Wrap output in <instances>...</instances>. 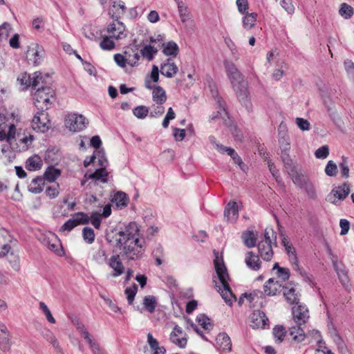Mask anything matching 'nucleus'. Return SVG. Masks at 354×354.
<instances>
[{"label":"nucleus","mask_w":354,"mask_h":354,"mask_svg":"<svg viewBox=\"0 0 354 354\" xmlns=\"http://www.w3.org/2000/svg\"><path fill=\"white\" fill-rule=\"evenodd\" d=\"M102 216L97 212H93L90 214V223L96 229H99L101 225Z\"/></svg>","instance_id":"nucleus-51"},{"label":"nucleus","mask_w":354,"mask_h":354,"mask_svg":"<svg viewBox=\"0 0 354 354\" xmlns=\"http://www.w3.org/2000/svg\"><path fill=\"white\" fill-rule=\"evenodd\" d=\"M302 188L305 189L308 196L310 198L315 199L317 198L315 188L310 181L308 180L307 183H306Z\"/></svg>","instance_id":"nucleus-53"},{"label":"nucleus","mask_w":354,"mask_h":354,"mask_svg":"<svg viewBox=\"0 0 354 354\" xmlns=\"http://www.w3.org/2000/svg\"><path fill=\"white\" fill-rule=\"evenodd\" d=\"M61 174L59 169L54 167H48L44 174V180H46L50 183L54 182Z\"/></svg>","instance_id":"nucleus-33"},{"label":"nucleus","mask_w":354,"mask_h":354,"mask_svg":"<svg viewBox=\"0 0 354 354\" xmlns=\"http://www.w3.org/2000/svg\"><path fill=\"white\" fill-rule=\"evenodd\" d=\"M112 8L113 9L109 10V15L113 20L118 21V19L125 13L127 8L122 1H113Z\"/></svg>","instance_id":"nucleus-17"},{"label":"nucleus","mask_w":354,"mask_h":354,"mask_svg":"<svg viewBox=\"0 0 354 354\" xmlns=\"http://www.w3.org/2000/svg\"><path fill=\"white\" fill-rule=\"evenodd\" d=\"M88 222V216L82 212L74 214L60 228L61 232H70L80 225H85Z\"/></svg>","instance_id":"nucleus-12"},{"label":"nucleus","mask_w":354,"mask_h":354,"mask_svg":"<svg viewBox=\"0 0 354 354\" xmlns=\"http://www.w3.org/2000/svg\"><path fill=\"white\" fill-rule=\"evenodd\" d=\"M292 314L295 325L289 328L288 334L295 342H303L308 335L305 334L302 325L308 320L309 312L308 308L300 303L292 308Z\"/></svg>","instance_id":"nucleus-5"},{"label":"nucleus","mask_w":354,"mask_h":354,"mask_svg":"<svg viewBox=\"0 0 354 354\" xmlns=\"http://www.w3.org/2000/svg\"><path fill=\"white\" fill-rule=\"evenodd\" d=\"M214 254L215 257L214 260V268L218 275V278L222 285L221 288V286L216 284V288L217 291L220 292L225 303L232 306L233 301L232 299H235L236 297L234 295L228 283L230 277L227 268L224 264L223 257H219L218 252L214 250Z\"/></svg>","instance_id":"nucleus-4"},{"label":"nucleus","mask_w":354,"mask_h":354,"mask_svg":"<svg viewBox=\"0 0 354 354\" xmlns=\"http://www.w3.org/2000/svg\"><path fill=\"white\" fill-rule=\"evenodd\" d=\"M350 192V185L347 182H345L331 190L330 194L328 196V201L333 204H337V199L339 201L344 200Z\"/></svg>","instance_id":"nucleus-11"},{"label":"nucleus","mask_w":354,"mask_h":354,"mask_svg":"<svg viewBox=\"0 0 354 354\" xmlns=\"http://www.w3.org/2000/svg\"><path fill=\"white\" fill-rule=\"evenodd\" d=\"M329 155V148L327 145H324L315 151V156L319 159H325Z\"/></svg>","instance_id":"nucleus-56"},{"label":"nucleus","mask_w":354,"mask_h":354,"mask_svg":"<svg viewBox=\"0 0 354 354\" xmlns=\"http://www.w3.org/2000/svg\"><path fill=\"white\" fill-rule=\"evenodd\" d=\"M125 30L126 26L119 19H118V21L113 20V22L110 23L106 28V31L110 37L118 40L127 37Z\"/></svg>","instance_id":"nucleus-13"},{"label":"nucleus","mask_w":354,"mask_h":354,"mask_svg":"<svg viewBox=\"0 0 354 354\" xmlns=\"http://www.w3.org/2000/svg\"><path fill=\"white\" fill-rule=\"evenodd\" d=\"M50 127L51 122L46 110H41L35 114L31 121V128L35 131L46 133L49 130Z\"/></svg>","instance_id":"nucleus-8"},{"label":"nucleus","mask_w":354,"mask_h":354,"mask_svg":"<svg viewBox=\"0 0 354 354\" xmlns=\"http://www.w3.org/2000/svg\"><path fill=\"white\" fill-rule=\"evenodd\" d=\"M44 180L43 177L38 176L32 180L28 186V189L30 192L34 194H39L43 190V185Z\"/></svg>","instance_id":"nucleus-30"},{"label":"nucleus","mask_w":354,"mask_h":354,"mask_svg":"<svg viewBox=\"0 0 354 354\" xmlns=\"http://www.w3.org/2000/svg\"><path fill=\"white\" fill-rule=\"evenodd\" d=\"M114 61L120 67L124 68L127 64V59L126 55H122V54L117 53L114 55Z\"/></svg>","instance_id":"nucleus-62"},{"label":"nucleus","mask_w":354,"mask_h":354,"mask_svg":"<svg viewBox=\"0 0 354 354\" xmlns=\"http://www.w3.org/2000/svg\"><path fill=\"white\" fill-rule=\"evenodd\" d=\"M257 17V15L255 12L245 13V15L242 18L243 27L247 30L252 28L255 25Z\"/></svg>","instance_id":"nucleus-32"},{"label":"nucleus","mask_w":354,"mask_h":354,"mask_svg":"<svg viewBox=\"0 0 354 354\" xmlns=\"http://www.w3.org/2000/svg\"><path fill=\"white\" fill-rule=\"evenodd\" d=\"M272 334L275 338V342L277 343H281L287 334V330L283 326L277 325L272 330Z\"/></svg>","instance_id":"nucleus-38"},{"label":"nucleus","mask_w":354,"mask_h":354,"mask_svg":"<svg viewBox=\"0 0 354 354\" xmlns=\"http://www.w3.org/2000/svg\"><path fill=\"white\" fill-rule=\"evenodd\" d=\"M247 266L252 270H259L261 268V261L258 255L254 254L253 252H248L245 259Z\"/></svg>","instance_id":"nucleus-22"},{"label":"nucleus","mask_w":354,"mask_h":354,"mask_svg":"<svg viewBox=\"0 0 354 354\" xmlns=\"http://www.w3.org/2000/svg\"><path fill=\"white\" fill-rule=\"evenodd\" d=\"M8 263L15 272H19L21 270L19 256L14 252H10V255L7 257Z\"/></svg>","instance_id":"nucleus-41"},{"label":"nucleus","mask_w":354,"mask_h":354,"mask_svg":"<svg viewBox=\"0 0 354 354\" xmlns=\"http://www.w3.org/2000/svg\"><path fill=\"white\" fill-rule=\"evenodd\" d=\"M138 291V286L136 283H133L132 286L127 288L124 292L127 295V299L129 304H132L134 300L135 296Z\"/></svg>","instance_id":"nucleus-46"},{"label":"nucleus","mask_w":354,"mask_h":354,"mask_svg":"<svg viewBox=\"0 0 354 354\" xmlns=\"http://www.w3.org/2000/svg\"><path fill=\"white\" fill-rule=\"evenodd\" d=\"M126 55L127 64L131 66L138 65V62L140 59V55L138 52H136L133 48H129L124 52Z\"/></svg>","instance_id":"nucleus-34"},{"label":"nucleus","mask_w":354,"mask_h":354,"mask_svg":"<svg viewBox=\"0 0 354 354\" xmlns=\"http://www.w3.org/2000/svg\"><path fill=\"white\" fill-rule=\"evenodd\" d=\"M169 339L173 344L180 348H185L187 343V339L185 337H178V334L175 331L171 333Z\"/></svg>","instance_id":"nucleus-43"},{"label":"nucleus","mask_w":354,"mask_h":354,"mask_svg":"<svg viewBox=\"0 0 354 354\" xmlns=\"http://www.w3.org/2000/svg\"><path fill=\"white\" fill-rule=\"evenodd\" d=\"M50 241H51L52 244L48 248L52 252H55L59 257L64 256V251L57 235L52 236L51 239H50Z\"/></svg>","instance_id":"nucleus-31"},{"label":"nucleus","mask_w":354,"mask_h":354,"mask_svg":"<svg viewBox=\"0 0 354 354\" xmlns=\"http://www.w3.org/2000/svg\"><path fill=\"white\" fill-rule=\"evenodd\" d=\"M44 55V50L42 47L37 44H31L27 50L26 56L35 65H38Z\"/></svg>","instance_id":"nucleus-14"},{"label":"nucleus","mask_w":354,"mask_h":354,"mask_svg":"<svg viewBox=\"0 0 354 354\" xmlns=\"http://www.w3.org/2000/svg\"><path fill=\"white\" fill-rule=\"evenodd\" d=\"M178 71V66L171 58H167L160 65V73L168 78L174 77Z\"/></svg>","instance_id":"nucleus-15"},{"label":"nucleus","mask_w":354,"mask_h":354,"mask_svg":"<svg viewBox=\"0 0 354 354\" xmlns=\"http://www.w3.org/2000/svg\"><path fill=\"white\" fill-rule=\"evenodd\" d=\"M272 245V243H264L263 241L259 242L257 245L259 255L265 261L271 260L273 256Z\"/></svg>","instance_id":"nucleus-20"},{"label":"nucleus","mask_w":354,"mask_h":354,"mask_svg":"<svg viewBox=\"0 0 354 354\" xmlns=\"http://www.w3.org/2000/svg\"><path fill=\"white\" fill-rule=\"evenodd\" d=\"M293 183L299 186L300 188H302L304 186V184L308 181L306 178L299 175L296 171L293 175H290Z\"/></svg>","instance_id":"nucleus-54"},{"label":"nucleus","mask_w":354,"mask_h":354,"mask_svg":"<svg viewBox=\"0 0 354 354\" xmlns=\"http://www.w3.org/2000/svg\"><path fill=\"white\" fill-rule=\"evenodd\" d=\"M74 324L76 326L77 330L80 332L81 335L85 339H88V333L86 331L85 326L82 324V322L78 319H75L73 321Z\"/></svg>","instance_id":"nucleus-58"},{"label":"nucleus","mask_w":354,"mask_h":354,"mask_svg":"<svg viewBox=\"0 0 354 354\" xmlns=\"http://www.w3.org/2000/svg\"><path fill=\"white\" fill-rule=\"evenodd\" d=\"M102 140L99 136H94L90 139V147L96 150L90 156V165L94 167V171L90 174V179L100 180L102 183L108 182V160L104 149H101Z\"/></svg>","instance_id":"nucleus-3"},{"label":"nucleus","mask_w":354,"mask_h":354,"mask_svg":"<svg viewBox=\"0 0 354 354\" xmlns=\"http://www.w3.org/2000/svg\"><path fill=\"white\" fill-rule=\"evenodd\" d=\"M333 266L337 274L340 283L342 286L346 287L349 282V278L348 272L344 268V265L341 261H337L335 264H333Z\"/></svg>","instance_id":"nucleus-18"},{"label":"nucleus","mask_w":354,"mask_h":354,"mask_svg":"<svg viewBox=\"0 0 354 354\" xmlns=\"http://www.w3.org/2000/svg\"><path fill=\"white\" fill-rule=\"evenodd\" d=\"M40 85L32 93L34 104L39 110H47L55 98V91L49 86Z\"/></svg>","instance_id":"nucleus-6"},{"label":"nucleus","mask_w":354,"mask_h":354,"mask_svg":"<svg viewBox=\"0 0 354 354\" xmlns=\"http://www.w3.org/2000/svg\"><path fill=\"white\" fill-rule=\"evenodd\" d=\"M216 100L218 104V106L219 108L218 113L220 114L221 116L222 113H223L227 117V119L223 118L225 124L230 128L232 134L236 140L242 141L243 138V134L239 130L237 126L232 124L229 117L228 112L227 111L225 108V102L222 100L221 97H218V95L216 96Z\"/></svg>","instance_id":"nucleus-9"},{"label":"nucleus","mask_w":354,"mask_h":354,"mask_svg":"<svg viewBox=\"0 0 354 354\" xmlns=\"http://www.w3.org/2000/svg\"><path fill=\"white\" fill-rule=\"evenodd\" d=\"M333 341H334L335 344H336L338 350L341 353H344L346 351V346L344 340L342 339V338L341 337V336L339 334L335 333L334 335Z\"/></svg>","instance_id":"nucleus-57"},{"label":"nucleus","mask_w":354,"mask_h":354,"mask_svg":"<svg viewBox=\"0 0 354 354\" xmlns=\"http://www.w3.org/2000/svg\"><path fill=\"white\" fill-rule=\"evenodd\" d=\"M236 4L240 13L243 15L247 13L249 8L248 0H236Z\"/></svg>","instance_id":"nucleus-60"},{"label":"nucleus","mask_w":354,"mask_h":354,"mask_svg":"<svg viewBox=\"0 0 354 354\" xmlns=\"http://www.w3.org/2000/svg\"><path fill=\"white\" fill-rule=\"evenodd\" d=\"M264 237V243H272L274 246H277V233L272 228H266L265 230Z\"/></svg>","instance_id":"nucleus-44"},{"label":"nucleus","mask_w":354,"mask_h":354,"mask_svg":"<svg viewBox=\"0 0 354 354\" xmlns=\"http://www.w3.org/2000/svg\"><path fill=\"white\" fill-rule=\"evenodd\" d=\"M161 48H162L163 54L166 56L176 57L179 53V48L174 41L162 43Z\"/></svg>","instance_id":"nucleus-24"},{"label":"nucleus","mask_w":354,"mask_h":354,"mask_svg":"<svg viewBox=\"0 0 354 354\" xmlns=\"http://www.w3.org/2000/svg\"><path fill=\"white\" fill-rule=\"evenodd\" d=\"M111 38L110 35L105 36L102 38V40L100 43V46L102 49L110 50L115 48V43Z\"/></svg>","instance_id":"nucleus-47"},{"label":"nucleus","mask_w":354,"mask_h":354,"mask_svg":"<svg viewBox=\"0 0 354 354\" xmlns=\"http://www.w3.org/2000/svg\"><path fill=\"white\" fill-rule=\"evenodd\" d=\"M290 286L291 284L286 286H282V288L284 289L283 293V296L285 297L287 302L289 304H298L299 303L298 294L296 292L295 288Z\"/></svg>","instance_id":"nucleus-23"},{"label":"nucleus","mask_w":354,"mask_h":354,"mask_svg":"<svg viewBox=\"0 0 354 354\" xmlns=\"http://www.w3.org/2000/svg\"><path fill=\"white\" fill-rule=\"evenodd\" d=\"M49 79L48 74L43 75L41 73L35 72L32 77L27 73H22L17 78V81L24 86L23 89H26L29 86L36 88L40 84H46L48 83V80Z\"/></svg>","instance_id":"nucleus-7"},{"label":"nucleus","mask_w":354,"mask_h":354,"mask_svg":"<svg viewBox=\"0 0 354 354\" xmlns=\"http://www.w3.org/2000/svg\"><path fill=\"white\" fill-rule=\"evenodd\" d=\"M279 144L281 151L290 150V138L288 133L286 131H279Z\"/></svg>","instance_id":"nucleus-35"},{"label":"nucleus","mask_w":354,"mask_h":354,"mask_svg":"<svg viewBox=\"0 0 354 354\" xmlns=\"http://www.w3.org/2000/svg\"><path fill=\"white\" fill-rule=\"evenodd\" d=\"M197 321L205 330H210L212 328V324L209 322V318L205 315H201L197 317Z\"/></svg>","instance_id":"nucleus-55"},{"label":"nucleus","mask_w":354,"mask_h":354,"mask_svg":"<svg viewBox=\"0 0 354 354\" xmlns=\"http://www.w3.org/2000/svg\"><path fill=\"white\" fill-rule=\"evenodd\" d=\"M251 324L253 328H264L268 323V318L266 314L261 310H255L250 317Z\"/></svg>","instance_id":"nucleus-16"},{"label":"nucleus","mask_w":354,"mask_h":354,"mask_svg":"<svg viewBox=\"0 0 354 354\" xmlns=\"http://www.w3.org/2000/svg\"><path fill=\"white\" fill-rule=\"evenodd\" d=\"M133 113L136 118L144 119L149 113V108L144 105L138 106L133 109Z\"/></svg>","instance_id":"nucleus-45"},{"label":"nucleus","mask_w":354,"mask_h":354,"mask_svg":"<svg viewBox=\"0 0 354 354\" xmlns=\"http://www.w3.org/2000/svg\"><path fill=\"white\" fill-rule=\"evenodd\" d=\"M139 226L134 221L116 226L106 232V240L109 243H115L119 251L118 254L113 255L109 259V266L115 272L113 276L118 277L124 272L120 257L128 261H136L142 257L145 246L139 239Z\"/></svg>","instance_id":"nucleus-1"},{"label":"nucleus","mask_w":354,"mask_h":354,"mask_svg":"<svg viewBox=\"0 0 354 354\" xmlns=\"http://www.w3.org/2000/svg\"><path fill=\"white\" fill-rule=\"evenodd\" d=\"M39 305V308L42 310L43 313L45 315L46 318L48 320V322L50 324H55V319L53 317V316L52 315L51 312L49 310V308H48V306H46V304L43 301H40Z\"/></svg>","instance_id":"nucleus-50"},{"label":"nucleus","mask_w":354,"mask_h":354,"mask_svg":"<svg viewBox=\"0 0 354 354\" xmlns=\"http://www.w3.org/2000/svg\"><path fill=\"white\" fill-rule=\"evenodd\" d=\"M10 29L11 27L8 23H4L0 26V41L8 37Z\"/></svg>","instance_id":"nucleus-59"},{"label":"nucleus","mask_w":354,"mask_h":354,"mask_svg":"<svg viewBox=\"0 0 354 354\" xmlns=\"http://www.w3.org/2000/svg\"><path fill=\"white\" fill-rule=\"evenodd\" d=\"M238 205L234 201H230L226 205L224 211V217L227 221H234L238 218Z\"/></svg>","instance_id":"nucleus-19"},{"label":"nucleus","mask_w":354,"mask_h":354,"mask_svg":"<svg viewBox=\"0 0 354 354\" xmlns=\"http://www.w3.org/2000/svg\"><path fill=\"white\" fill-rule=\"evenodd\" d=\"M337 165L333 161L329 160L325 167V173L328 176H336L337 174Z\"/></svg>","instance_id":"nucleus-49"},{"label":"nucleus","mask_w":354,"mask_h":354,"mask_svg":"<svg viewBox=\"0 0 354 354\" xmlns=\"http://www.w3.org/2000/svg\"><path fill=\"white\" fill-rule=\"evenodd\" d=\"M341 175L342 177L347 178L349 176V167L348 163V159L345 156L342 157V161L339 164Z\"/></svg>","instance_id":"nucleus-48"},{"label":"nucleus","mask_w":354,"mask_h":354,"mask_svg":"<svg viewBox=\"0 0 354 354\" xmlns=\"http://www.w3.org/2000/svg\"><path fill=\"white\" fill-rule=\"evenodd\" d=\"M178 13L180 20L183 23H185L190 19V12L187 5L183 2H178L177 4Z\"/></svg>","instance_id":"nucleus-39"},{"label":"nucleus","mask_w":354,"mask_h":354,"mask_svg":"<svg viewBox=\"0 0 354 354\" xmlns=\"http://www.w3.org/2000/svg\"><path fill=\"white\" fill-rule=\"evenodd\" d=\"M339 14L341 17L346 19H348L352 17L354 14V9L352 6L347 4L346 3H342L340 5L339 10Z\"/></svg>","instance_id":"nucleus-40"},{"label":"nucleus","mask_w":354,"mask_h":354,"mask_svg":"<svg viewBox=\"0 0 354 354\" xmlns=\"http://www.w3.org/2000/svg\"><path fill=\"white\" fill-rule=\"evenodd\" d=\"M152 98L158 104H162L167 100L165 90L160 86H154L152 92Z\"/></svg>","instance_id":"nucleus-26"},{"label":"nucleus","mask_w":354,"mask_h":354,"mask_svg":"<svg viewBox=\"0 0 354 354\" xmlns=\"http://www.w3.org/2000/svg\"><path fill=\"white\" fill-rule=\"evenodd\" d=\"M224 66L236 97L240 103L249 111L252 108V104L250 99L248 82L232 62L225 60Z\"/></svg>","instance_id":"nucleus-2"},{"label":"nucleus","mask_w":354,"mask_h":354,"mask_svg":"<svg viewBox=\"0 0 354 354\" xmlns=\"http://www.w3.org/2000/svg\"><path fill=\"white\" fill-rule=\"evenodd\" d=\"M217 346L224 351H231L232 342L230 337L226 333H219L216 338Z\"/></svg>","instance_id":"nucleus-21"},{"label":"nucleus","mask_w":354,"mask_h":354,"mask_svg":"<svg viewBox=\"0 0 354 354\" xmlns=\"http://www.w3.org/2000/svg\"><path fill=\"white\" fill-rule=\"evenodd\" d=\"M280 4L288 14L294 13L295 7L292 3V0H281Z\"/></svg>","instance_id":"nucleus-61"},{"label":"nucleus","mask_w":354,"mask_h":354,"mask_svg":"<svg viewBox=\"0 0 354 354\" xmlns=\"http://www.w3.org/2000/svg\"><path fill=\"white\" fill-rule=\"evenodd\" d=\"M64 125L71 132H79L86 127L85 118L80 114L68 113L66 115Z\"/></svg>","instance_id":"nucleus-10"},{"label":"nucleus","mask_w":354,"mask_h":354,"mask_svg":"<svg viewBox=\"0 0 354 354\" xmlns=\"http://www.w3.org/2000/svg\"><path fill=\"white\" fill-rule=\"evenodd\" d=\"M42 167V160L39 156L35 155L30 157L26 162V167L29 171H36Z\"/></svg>","instance_id":"nucleus-28"},{"label":"nucleus","mask_w":354,"mask_h":354,"mask_svg":"<svg viewBox=\"0 0 354 354\" xmlns=\"http://www.w3.org/2000/svg\"><path fill=\"white\" fill-rule=\"evenodd\" d=\"M143 305L145 308L149 313H153L157 305V300L156 297L152 295L145 296L143 299Z\"/></svg>","instance_id":"nucleus-37"},{"label":"nucleus","mask_w":354,"mask_h":354,"mask_svg":"<svg viewBox=\"0 0 354 354\" xmlns=\"http://www.w3.org/2000/svg\"><path fill=\"white\" fill-rule=\"evenodd\" d=\"M90 348L91 349L93 354H104V351L100 348V345L91 338Z\"/></svg>","instance_id":"nucleus-64"},{"label":"nucleus","mask_w":354,"mask_h":354,"mask_svg":"<svg viewBox=\"0 0 354 354\" xmlns=\"http://www.w3.org/2000/svg\"><path fill=\"white\" fill-rule=\"evenodd\" d=\"M285 250L287 252V254L289 257V261L291 263V264L292 266H297V260L298 259H297L295 249L293 247L292 244L291 245L288 246V248L287 247L286 248H285Z\"/></svg>","instance_id":"nucleus-52"},{"label":"nucleus","mask_w":354,"mask_h":354,"mask_svg":"<svg viewBox=\"0 0 354 354\" xmlns=\"http://www.w3.org/2000/svg\"><path fill=\"white\" fill-rule=\"evenodd\" d=\"M129 201L127 195L122 192H118L113 196V202L115 203L117 207L122 208L127 205Z\"/></svg>","instance_id":"nucleus-36"},{"label":"nucleus","mask_w":354,"mask_h":354,"mask_svg":"<svg viewBox=\"0 0 354 354\" xmlns=\"http://www.w3.org/2000/svg\"><path fill=\"white\" fill-rule=\"evenodd\" d=\"M241 238L246 247L251 248L256 245L257 238L253 231L247 230L243 232Z\"/></svg>","instance_id":"nucleus-29"},{"label":"nucleus","mask_w":354,"mask_h":354,"mask_svg":"<svg viewBox=\"0 0 354 354\" xmlns=\"http://www.w3.org/2000/svg\"><path fill=\"white\" fill-rule=\"evenodd\" d=\"M277 276L285 281L290 277V270L286 268H279V271L277 272Z\"/></svg>","instance_id":"nucleus-63"},{"label":"nucleus","mask_w":354,"mask_h":354,"mask_svg":"<svg viewBox=\"0 0 354 354\" xmlns=\"http://www.w3.org/2000/svg\"><path fill=\"white\" fill-rule=\"evenodd\" d=\"M147 342L153 351L151 354H166V349L164 346H159V343L156 339L153 338L151 333L147 335Z\"/></svg>","instance_id":"nucleus-27"},{"label":"nucleus","mask_w":354,"mask_h":354,"mask_svg":"<svg viewBox=\"0 0 354 354\" xmlns=\"http://www.w3.org/2000/svg\"><path fill=\"white\" fill-rule=\"evenodd\" d=\"M158 49L151 45H146L140 50L141 55L149 61L153 60L154 55L157 54Z\"/></svg>","instance_id":"nucleus-42"},{"label":"nucleus","mask_w":354,"mask_h":354,"mask_svg":"<svg viewBox=\"0 0 354 354\" xmlns=\"http://www.w3.org/2000/svg\"><path fill=\"white\" fill-rule=\"evenodd\" d=\"M281 285L273 279H269L263 286L264 292L268 296L276 295Z\"/></svg>","instance_id":"nucleus-25"}]
</instances>
